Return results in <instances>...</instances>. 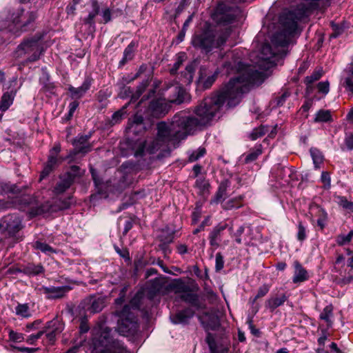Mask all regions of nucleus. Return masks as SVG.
<instances>
[{
  "instance_id": "nucleus-36",
  "label": "nucleus",
  "mask_w": 353,
  "mask_h": 353,
  "mask_svg": "<svg viewBox=\"0 0 353 353\" xmlns=\"http://www.w3.org/2000/svg\"><path fill=\"white\" fill-rule=\"evenodd\" d=\"M341 84L346 92L353 94V74L350 72V68L348 69L347 75L341 79Z\"/></svg>"
},
{
  "instance_id": "nucleus-52",
  "label": "nucleus",
  "mask_w": 353,
  "mask_h": 353,
  "mask_svg": "<svg viewBox=\"0 0 353 353\" xmlns=\"http://www.w3.org/2000/svg\"><path fill=\"white\" fill-rule=\"evenodd\" d=\"M202 205L203 203L201 201H198L196 204V207L192 215V222L194 223H197V221L199 220L201 217V215L202 214Z\"/></svg>"
},
{
  "instance_id": "nucleus-60",
  "label": "nucleus",
  "mask_w": 353,
  "mask_h": 353,
  "mask_svg": "<svg viewBox=\"0 0 353 353\" xmlns=\"http://www.w3.org/2000/svg\"><path fill=\"white\" fill-rule=\"evenodd\" d=\"M344 144L347 150H353V133H346L344 139Z\"/></svg>"
},
{
  "instance_id": "nucleus-48",
  "label": "nucleus",
  "mask_w": 353,
  "mask_h": 353,
  "mask_svg": "<svg viewBox=\"0 0 353 353\" xmlns=\"http://www.w3.org/2000/svg\"><path fill=\"white\" fill-rule=\"evenodd\" d=\"M163 288V282L158 279H155L151 281L150 286V292L155 294L156 293L160 292Z\"/></svg>"
},
{
  "instance_id": "nucleus-13",
  "label": "nucleus",
  "mask_w": 353,
  "mask_h": 353,
  "mask_svg": "<svg viewBox=\"0 0 353 353\" xmlns=\"http://www.w3.org/2000/svg\"><path fill=\"white\" fill-rule=\"evenodd\" d=\"M276 177L281 186L292 185V182L296 180V172L292 168L278 165Z\"/></svg>"
},
{
  "instance_id": "nucleus-38",
  "label": "nucleus",
  "mask_w": 353,
  "mask_h": 353,
  "mask_svg": "<svg viewBox=\"0 0 353 353\" xmlns=\"http://www.w3.org/2000/svg\"><path fill=\"white\" fill-rule=\"evenodd\" d=\"M44 272L43 267L41 264H28L24 268V272L29 275H38Z\"/></svg>"
},
{
  "instance_id": "nucleus-16",
  "label": "nucleus",
  "mask_w": 353,
  "mask_h": 353,
  "mask_svg": "<svg viewBox=\"0 0 353 353\" xmlns=\"http://www.w3.org/2000/svg\"><path fill=\"white\" fill-rule=\"evenodd\" d=\"M70 288L68 286L61 287H46L41 286L39 288L41 294H44L48 299H56L62 298L65 294L68 292Z\"/></svg>"
},
{
  "instance_id": "nucleus-7",
  "label": "nucleus",
  "mask_w": 353,
  "mask_h": 353,
  "mask_svg": "<svg viewBox=\"0 0 353 353\" xmlns=\"http://www.w3.org/2000/svg\"><path fill=\"white\" fill-rule=\"evenodd\" d=\"M241 15L242 11L238 6H229L225 3H220L212 18L218 24L227 26L237 21Z\"/></svg>"
},
{
  "instance_id": "nucleus-11",
  "label": "nucleus",
  "mask_w": 353,
  "mask_h": 353,
  "mask_svg": "<svg viewBox=\"0 0 353 353\" xmlns=\"http://www.w3.org/2000/svg\"><path fill=\"white\" fill-rule=\"evenodd\" d=\"M0 228L13 236L22 228L21 220L17 215L8 214L1 219Z\"/></svg>"
},
{
  "instance_id": "nucleus-24",
  "label": "nucleus",
  "mask_w": 353,
  "mask_h": 353,
  "mask_svg": "<svg viewBox=\"0 0 353 353\" xmlns=\"http://www.w3.org/2000/svg\"><path fill=\"white\" fill-rule=\"evenodd\" d=\"M143 121L144 119L143 116L137 113L129 120V128L132 130L134 133L144 131L145 130L146 127Z\"/></svg>"
},
{
  "instance_id": "nucleus-5",
  "label": "nucleus",
  "mask_w": 353,
  "mask_h": 353,
  "mask_svg": "<svg viewBox=\"0 0 353 353\" xmlns=\"http://www.w3.org/2000/svg\"><path fill=\"white\" fill-rule=\"evenodd\" d=\"M139 306L138 300L134 298L130 305H125L121 311L117 312L119 317L117 330L121 334L133 335L137 332V319L132 310H137Z\"/></svg>"
},
{
  "instance_id": "nucleus-54",
  "label": "nucleus",
  "mask_w": 353,
  "mask_h": 353,
  "mask_svg": "<svg viewBox=\"0 0 353 353\" xmlns=\"http://www.w3.org/2000/svg\"><path fill=\"white\" fill-rule=\"evenodd\" d=\"M184 57H185L184 54H179L175 63H174L172 68L170 70V72L172 74H175L176 73L177 70L181 67V65H182V63L184 61Z\"/></svg>"
},
{
  "instance_id": "nucleus-35",
  "label": "nucleus",
  "mask_w": 353,
  "mask_h": 353,
  "mask_svg": "<svg viewBox=\"0 0 353 353\" xmlns=\"http://www.w3.org/2000/svg\"><path fill=\"white\" fill-rule=\"evenodd\" d=\"M195 71L194 64L191 63L186 65L185 71L182 72L181 76L183 77V82L185 84H189L193 79V75Z\"/></svg>"
},
{
  "instance_id": "nucleus-10",
  "label": "nucleus",
  "mask_w": 353,
  "mask_h": 353,
  "mask_svg": "<svg viewBox=\"0 0 353 353\" xmlns=\"http://www.w3.org/2000/svg\"><path fill=\"white\" fill-rule=\"evenodd\" d=\"M80 175V168L77 165L71 166L69 171L60 176L59 181L54 188V192L57 194L63 193L72 185L76 177Z\"/></svg>"
},
{
  "instance_id": "nucleus-41",
  "label": "nucleus",
  "mask_w": 353,
  "mask_h": 353,
  "mask_svg": "<svg viewBox=\"0 0 353 353\" xmlns=\"http://www.w3.org/2000/svg\"><path fill=\"white\" fill-rule=\"evenodd\" d=\"M262 154L261 146L259 145L255 149L250 151V152L245 155L244 161L245 163H248L255 161L259 155Z\"/></svg>"
},
{
  "instance_id": "nucleus-18",
  "label": "nucleus",
  "mask_w": 353,
  "mask_h": 353,
  "mask_svg": "<svg viewBox=\"0 0 353 353\" xmlns=\"http://www.w3.org/2000/svg\"><path fill=\"white\" fill-rule=\"evenodd\" d=\"M150 76L148 75L145 79L143 80V81L137 86V90L134 93H132L130 87L123 86V90L120 93L121 97L125 98L132 94L130 102L136 101L148 86L150 83Z\"/></svg>"
},
{
  "instance_id": "nucleus-29",
  "label": "nucleus",
  "mask_w": 353,
  "mask_h": 353,
  "mask_svg": "<svg viewBox=\"0 0 353 353\" xmlns=\"http://www.w3.org/2000/svg\"><path fill=\"white\" fill-rule=\"evenodd\" d=\"M288 299L285 294H282L278 297H271L265 301V307L271 312H273L276 307L282 305Z\"/></svg>"
},
{
  "instance_id": "nucleus-27",
  "label": "nucleus",
  "mask_w": 353,
  "mask_h": 353,
  "mask_svg": "<svg viewBox=\"0 0 353 353\" xmlns=\"http://www.w3.org/2000/svg\"><path fill=\"white\" fill-rule=\"evenodd\" d=\"M15 96L16 89L3 93L0 101V110L2 112L7 110L12 104Z\"/></svg>"
},
{
  "instance_id": "nucleus-40",
  "label": "nucleus",
  "mask_w": 353,
  "mask_h": 353,
  "mask_svg": "<svg viewBox=\"0 0 353 353\" xmlns=\"http://www.w3.org/2000/svg\"><path fill=\"white\" fill-rule=\"evenodd\" d=\"M0 192L3 193L17 194L20 192L21 190L15 184L2 183H0Z\"/></svg>"
},
{
  "instance_id": "nucleus-23",
  "label": "nucleus",
  "mask_w": 353,
  "mask_h": 353,
  "mask_svg": "<svg viewBox=\"0 0 353 353\" xmlns=\"http://www.w3.org/2000/svg\"><path fill=\"white\" fill-rule=\"evenodd\" d=\"M103 303L102 299L90 296L84 300V307L91 313H97L102 310Z\"/></svg>"
},
{
  "instance_id": "nucleus-61",
  "label": "nucleus",
  "mask_w": 353,
  "mask_h": 353,
  "mask_svg": "<svg viewBox=\"0 0 353 353\" xmlns=\"http://www.w3.org/2000/svg\"><path fill=\"white\" fill-rule=\"evenodd\" d=\"M339 205L348 212H353V201L349 200H340Z\"/></svg>"
},
{
  "instance_id": "nucleus-43",
  "label": "nucleus",
  "mask_w": 353,
  "mask_h": 353,
  "mask_svg": "<svg viewBox=\"0 0 353 353\" xmlns=\"http://www.w3.org/2000/svg\"><path fill=\"white\" fill-rule=\"evenodd\" d=\"M206 153L205 148L200 147L196 150L192 151L188 157V160L190 162H194L203 157Z\"/></svg>"
},
{
  "instance_id": "nucleus-37",
  "label": "nucleus",
  "mask_w": 353,
  "mask_h": 353,
  "mask_svg": "<svg viewBox=\"0 0 353 353\" xmlns=\"http://www.w3.org/2000/svg\"><path fill=\"white\" fill-rule=\"evenodd\" d=\"M331 120L332 116L330 110H320L315 114V122H329Z\"/></svg>"
},
{
  "instance_id": "nucleus-57",
  "label": "nucleus",
  "mask_w": 353,
  "mask_h": 353,
  "mask_svg": "<svg viewBox=\"0 0 353 353\" xmlns=\"http://www.w3.org/2000/svg\"><path fill=\"white\" fill-rule=\"evenodd\" d=\"M269 290H270V287L268 285L265 284V285H263L262 286H261L258 290L256 295L252 300V303H254L258 299L266 295L267 293L269 292Z\"/></svg>"
},
{
  "instance_id": "nucleus-22",
  "label": "nucleus",
  "mask_w": 353,
  "mask_h": 353,
  "mask_svg": "<svg viewBox=\"0 0 353 353\" xmlns=\"http://www.w3.org/2000/svg\"><path fill=\"white\" fill-rule=\"evenodd\" d=\"M201 323L206 330H216L219 326V320L217 316L208 312L199 316Z\"/></svg>"
},
{
  "instance_id": "nucleus-14",
  "label": "nucleus",
  "mask_w": 353,
  "mask_h": 353,
  "mask_svg": "<svg viewBox=\"0 0 353 353\" xmlns=\"http://www.w3.org/2000/svg\"><path fill=\"white\" fill-rule=\"evenodd\" d=\"M219 72L216 70L209 73L206 68H201L199 71V77L197 80V90L209 89L216 81Z\"/></svg>"
},
{
  "instance_id": "nucleus-31",
  "label": "nucleus",
  "mask_w": 353,
  "mask_h": 353,
  "mask_svg": "<svg viewBox=\"0 0 353 353\" xmlns=\"http://www.w3.org/2000/svg\"><path fill=\"white\" fill-rule=\"evenodd\" d=\"M130 102L124 105L119 110L116 111L111 117L110 123L111 125L119 123L128 114L127 108Z\"/></svg>"
},
{
  "instance_id": "nucleus-45",
  "label": "nucleus",
  "mask_w": 353,
  "mask_h": 353,
  "mask_svg": "<svg viewBox=\"0 0 353 353\" xmlns=\"http://www.w3.org/2000/svg\"><path fill=\"white\" fill-rule=\"evenodd\" d=\"M192 19H193V14H191L188 17V19L183 23L182 29L177 36V40H178L179 43L182 42L183 41L185 36L186 31L188 30V28L190 23L192 22Z\"/></svg>"
},
{
  "instance_id": "nucleus-25",
  "label": "nucleus",
  "mask_w": 353,
  "mask_h": 353,
  "mask_svg": "<svg viewBox=\"0 0 353 353\" xmlns=\"http://www.w3.org/2000/svg\"><path fill=\"white\" fill-rule=\"evenodd\" d=\"M294 274L292 281L294 283L303 282L308 279L307 272L298 261L294 262Z\"/></svg>"
},
{
  "instance_id": "nucleus-51",
  "label": "nucleus",
  "mask_w": 353,
  "mask_h": 353,
  "mask_svg": "<svg viewBox=\"0 0 353 353\" xmlns=\"http://www.w3.org/2000/svg\"><path fill=\"white\" fill-rule=\"evenodd\" d=\"M160 242L162 243H172L174 239L173 234L168 230H162L158 236Z\"/></svg>"
},
{
  "instance_id": "nucleus-63",
  "label": "nucleus",
  "mask_w": 353,
  "mask_h": 353,
  "mask_svg": "<svg viewBox=\"0 0 353 353\" xmlns=\"http://www.w3.org/2000/svg\"><path fill=\"white\" fill-rule=\"evenodd\" d=\"M79 102L77 101H74L69 104V111L66 115L67 120H70L72 117L74 112L79 106Z\"/></svg>"
},
{
  "instance_id": "nucleus-39",
  "label": "nucleus",
  "mask_w": 353,
  "mask_h": 353,
  "mask_svg": "<svg viewBox=\"0 0 353 353\" xmlns=\"http://www.w3.org/2000/svg\"><path fill=\"white\" fill-rule=\"evenodd\" d=\"M34 247L35 249L39 250L46 254H51L57 252L56 250L48 244L38 241L34 243Z\"/></svg>"
},
{
  "instance_id": "nucleus-55",
  "label": "nucleus",
  "mask_w": 353,
  "mask_h": 353,
  "mask_svg": "<svg viewBox=\"0 0 353 353\" xmlns=\"http://www.w3.org/2000/svg\"><path fill=\"white\" fill-rule=\"evenodd\" d=\"M101 14L103 19L101 23H108L112 20V10L109 8H103Z\"/></svg>"
},
{
  "instance_id": "nucleus-56",
  "label": "nucleus",
  "mask_w": 353,
  "mask_h": 353,
  "mask_svg": "<svg viewBox=\"0 0 353 353\" xmlns=\"http://www.w3.org/2000/svg\"><path fill=\"white\" fill-rule=\"evenodd\" d=\"M17 77H13L8 82V85L6 86L5 89L8 90V91H12L13 89H16V93L20 89L22 85V83H20L19 85H17Z\"/></svg>"
},
{
  "instance_id": "nucleus-34",
  "label": "nucleus",
  "mask_w": 353,
  "mask_h": 353,
  "mask_svg": "<svg viewBox=\"0 0 353 353\" xmlns=\"http://www.w3.org/2000/svg\"><path fill=\"white\" fill-rule=\"evenodd\" d=\"M310 152L313 161L314 168L316 169L319 168L320 165L323 163L324 159L322 152L316 148H311Z\"/></svg>"
},
{
  "instance_id": "nucleus-9",
  "label": "nucleus",
  "mask_w": 353,
  "mask_h": 353,
  "mask_svg": "<svg viewBox=\"0 0 353 353\" xmlns=\"http://www.w3.org/2000/svg\"><path fill=\"white\" fill-rule=\"evenodd\" d=\"M92 134V132H90L88 134H79L76 137L72 142L74 149L70 152L67 158L72 159L78 154L85 155L90 152L93 147V144L89 143Z\"/></svg>"
},
{
  "instance_id": "nucleus-28",
  "label": "nucleus",
  "mask_w": 353,
  "mask_h": 353,
  "mask_svg": "<svg viewBox=\"0 0 353 353\" xmlns=\"http://www.w3.org/2000/svg\"><path fill=\"white\" fill-rule=\"evenodd\" d=\"M165 110V101L162 99H157L151 101L148 105V110L154 116H158Z\"/></svg>"
},
{
  "instance_id": "nucleus-2",
  "label": "nucleus",
  "mask_w": 353,
  "mask_h": 353,
  "mask_svg": "<svg viewBox=\"0 0 353 353\" xmlns=\"http://www.w3.org/2000/svg\"><path fill=\"white\" fill-rule=\"evenodd\" d=\"M17 200H0V212L11 208H16ZM20 201L17 208L21 211L27 212L30 216L34 217L46 213L56 212L69 208L72 203L70 200H46L38 202L37 200H17Z\"/></svg>"
},
{
  "instance_id": "nucleus-6",
  "label": "nucleus",
  "mask_w": 353,
  "mask_h": 353,
  "mask_svg": "<svg viewBox=\"0 0 353 353\" xmlns=\"http://www.w3.org/2000/svg\"><path fill=\"white\" fill-rule=\"evenodd\" d=\"M43 51V46L39 38H30L23 40L13 53L16 59L26 58L23 64L34 62L39 59Z\"/></svg>"
},
{
  "instance_id": "nucleus-59",
  "label": "nucleus",
  "mask_w": 353,
  "mask_h": 353,
  "mask_svg": "<svg viewBox=\"0 0 353 353\" xmlns=\"http://www.w3.org/2000/svg\"><path fill=\"white\" fill-rule=\"evenodd\" d=\"M224 266V259L221 253L218 252L216 254L215 259V269L216 271H220L223 268Z\"/></svg>"
},
{
  "instance_id": "nucleus-50",
  "label": "nucleus",
  "mask_w": 353,
  "mask_h": 353,
  "mask_svg": "<svg viewBox=\"0 0 353 353\" xmlns=\"http://www.w3.org/2000/svg\"><path fill=\"white\" fill-rule=\"evenodd\" d=\"M333 307L331 305H327L324 307L323 312L320 314V319L325 321L327 323H330V317L332 316Z\"/></svg>"
},
{
  "instance_id": "nucleus-19",
  "label": "nucleus",
  "mask_w": 353,
  "mask_h": 353,
  "mask_svg": "<svg viewBox=\"0 0 353 353\" xmlns=\"http://www.w3.org/2000/svg\"><path fill=\"white\" fill-rule=\"evenodd\" d=\"M92 83V79L87 77L85 78L82 85L78 88H75L72 85L68 87V91L70 93V96L72 99H80L90 90Z\"/></svg>"
},
{
  "instance_id": "nucleus-26",
  "label": "nucleus",
  "mask_w": 353,
  "mask_h": 353,
  "mask_svg": "<svg viewBox=\"0 0 353 353\" xmlns=\"http://www.w3.org/2000/svg\"><path fill=\"white\" fill-rule=\"evenodd\" d=\"M169 89H171V92L174 94V96L172 98L168 99L170 102L176 104H181L185 101L186 92L183 88L176 85L170 86Z\"/></svg>"
},
{
  "instance_id": "nucleus-62",
  "label": "nucleus",
  "mask_w": 353,
  "mask_h": 353,
  "mask_svg": "<svg viewBox=\"0 0 353 353\" xmlns=\"http://www.w3.org/2000/svg\"><path fill=\"white\" fill-rule=\"evenodd\" d=\"M306 238V230L301 222L299 223L298 225V232L297 239L298 240L303 241Z\"/></svg>"
},
{
  "instance_id": "nucleus-32",
  "label": "nucleus",
  "mask_w": 353,
  "mask_h": 353,
  "mask_svg": "<svg viewBox=\"0 0 353 353\" xmlns=\"http://www.w3.org/2000/svg\"><path fill=\"white\" fill-rule=\"evenodd\" d=\"M195 188L198 190L199 194L202 196H208L210 184L208 181L203 178H199L195 182Z\"/></svg>"
},
{
  "instance_id": "nucleus-3",
  "label": "nucleus",
  "mask_w": 353,
  "mask_h": 353,
  "mask_svg": "<svg viewBox=\"0 0 353 353\" xmlns=\"http://www.w3.org/2000/svg\"><path fill=\"white\" fill-rule=\"evenodd\" d=\"M231 32V27L216 30L212 28L210 25H207L192 36L191 43L194 48L208 54L214 50H221Z\"/></svg>"
},
{
  "instance_id": "nucleus-58",
  "label": "nucleus",
  "mask_w": 353,
  "mask_h": 353,
  "mask_svg": "<svg viewBox=\"0 0 353 353\" xmlns=\"http://www.w3.org/2000/svg\"><path fill=\"white\" fill-rule=\"evenodd\" d=\"M317 89L320 93L327 94L330 91V83L328 81H321L317 84Z\"/></svg>"
},
{
  "instance_id": "nucleus-53",
  "label": "nucleus",
  "mask_w": 353,
  "mask_h": 353,
  "mask_svg": "<svg viewBox=\"0 0 353 353\" xmlns=\"http://www.w3.org/2000/svg\"><path fill=\"white\" fill-rule=\"evenodd\" d=\"M205 341L208 343L211 353H217V346L214 336L208 333Z\"/></svg>"
},
{
  "instance_id": "nucleus-33",
  "label": "nucleus",
  "mask_w": 353,
  "mask_h": 353,
  "mask_svg": "<svg viewBox=\"0 0 353 353\" xmlns=\"http://www.w3.org/2000/svg\"><path fill=\"white\" fill-rule=\"evenodd\" d=\"M211 204H220L221 207L226 210L233 208H239L241 206L238 200H213Z\"/></svg>"
},
{
  "instance_id": "nucleus-49",
  "label": "nucleus",
  "mask_w": 353,
  "mask_h": 353,
  "mask_svg": "<svg viewBox=\"0 0 353 353\" xmlns=\"http://www.w3.org/2000/svg\"><path fill=\"white\" fill-rule=\"evenodd\" d=\"M230 185V183L228 180L223 181L219 186L218 191L216 194V199H222L223 196H226L227 189Z\"/></svg>"
},
{
  "instance_id": "nucleus-17",
  "label": "nucleus",
  "mask_w": 353,
  "mask_h": 353,
  "mask_svg": "<svg viewBox=\"0 0 353 353\" xmlns=\"http://www.w3.org/2000/svg\"><path fill=\"white\" fill-rule=\"evenodd\" d=\"M63 330V325L57 319L48 321L45 325V330H47V332H45L46 337L51 343L55 341L56 336Z\"/></svg>"
},
{
  "instance_id": "nucleus-30",
  "label": "nucleus",
  "mask_w": 353,
  "mask_h": 353,
  "mask_svg": "<svg viewBox=\"0 0 353 353\" xmlns=\"http://www.w3.org/2000/svg\"><path fill=\"white\" fill-rule=\"evenodd\" d=\"M135 43L131 42L124 50L123 58L119 63V68L124 66L129 61H131L134 57Z\"/></svg>"
},
{
  "instance_id": "nucleus-21",
  "label": "nucleus",
  "mask_w": 353,
  "mask_h": 353,
  "mask_svg": "<svg viewBox=\"0 0 353 353\" xmlns=\"http://www.w3.org/2000/svg\"><path fill=\"white\" fill-rule=\"evenodd\" d=\"M194 315V310L190 308H185L170 316V319L174 324H187Z\"/></svg>"
},
{
  "instance_id": "nucleus-42",
  "label": "nucleus",
  "mask_w": 353,
  "mask_h": 353,
  "mask_svg": "<svg viewBox=\"0 0 353 353\" xmlns=\"http://www.w3.org/2000/svg\"><path fill=\"white\" fill-rule=\"evenodd\" d=\"M268 132V127L261 125L259 128H254L250 134V137L252 140H256L258 138L265 135Z\"/></svg>"
},
{
  "instance_id": "nucleus-1",
  "label": "nucleus",
  "mask_w": 353,
  "mask_h": 353,
  "mask_svg": "<svg viewBox=\"0 0 353 353\" xmlns=\"http://www.w3.org/2000/svg\"><path fill=\"white\" fill-rule=\"evenodd\" d=\"M279 30L271 37L272 47L263 44L257 54L255 66L248 65L239 74L230 80L225 87L218 94L205 98L195 109V116H187L184 113L175 114L170 122L157 123V136L150 141H143L134 152L136 157L146 154H153L160 151L158 158L163 152H170L188 135H192L209 125L219 113L226 103V107L233 108L238 105L243 95L254 85L262 83L266 77L265 71L276 65L280 59L286 54L285 48L292 39V9H284L279 16Z\"/></svg>"
},
{
  "instance_id": "nucleus-44",
  "label": "nucleus",
  "mask_w": 353,
  "mask_h": 353,
  "mask_svg": "<svg viewBox=\"0 0 353 353\" xmlns=\"http://www.w3.org/2000/svg\"><path fill=\"white\" fill-rule=\"evenodd\" d=\"M322 77V72L314 71L311 75L305 78L304 82L307 85V90L311 88V85L316 81H318Z\"/></svg>"
},
{
  "instance_id": "nucleus-15",
  "label": "nucleus",
  "mask_w": 353,
  "mask_h": 353,
  "mask_svg": "<svg viewBox=\"0 0 353 353\" xmlns=\"http://www.w3.org/2000/svg\"><path fill=\"white\" fill-rule=\"evenodd\" d=\"M91 10L88 14L83 19V23L88 26V32L93 33L96 31L95 18L100 13V3L98 0H90Z\"/></svg>"
},
{
  "instance_id": "nucleus-8",
  "label": "nucleus",
  "mask_w": 353,
  "mask_h": 353,
  "mask_svg": "<svg viewBox=\"0 0 353 353\" xmlns=\"http://www.w3.org/2000/svg\"><path fill=\"white\" fill-rule=\"evenodd\" d=\"M111 330L107 327H101L95 334L93 337V345L95 347H103L108 348L112 343L114 345V350L110 351V353H128L126 349L121 345L119 342H115L112 340L111 336Z\"/></svg>"
},
{
  "instance_id": "nucleus-12",
  "label": "nucleus",
  "mask_w": 353,
  "mask_h": 353,
  "mask_svg": "<svg viewBox=\"0 0 353 353\" xmlns=\"http://www.w3.org/2000/svg\"><path fill=\"white\" fill-rule=\"evenodd\" d=\"M188 290L189 287L184 284L179 287L178 291L183 292L181 295V299L194 307L197 310L204 309L205 305L200 301L199 296L196 294L189 292Z\"/></svg>"
},
{
  "instance_id": "nucleus-47",
  "label": "nucleus",
  "mask_w": 353,
  "mask_h": 353,
  "mask_svg": "<svg viewBox=\"0 0 353 353\" xmlns=\"http://www.w3.org/2000/svg\"><path fill=\"white\" fill-rule=\"evenodd\" d=\"M353 237V230H350L347 235L339 234L336 236V241L339 245H344L349 243Z\"/></svg>"
},
{
  "instance_id": "nucleus-20",
  "label": "nucleus",
  "mask_w": 353,
  "mask_h": 353,
  "mask_svg": "<svg viewBox=\"0 0 353 353\" xmlns=\"http://www.w3.org/2000/svg\"><path fill=\"white\" fill-rule=\"evenodd\" d=\"M228 227L227 223H219L213 228L209 234V241L211 246L217 248L220 245L221 233Z\"/></svg>"
},
{
  "instance_id": "nucleus-46",
  "label": "nucleus",
  "mask_w": 353,
  "mask_h": 353,
  "mask_svg": "<svg viewBox=\"0 0 353 353\" xmlns=\"http://www.w3.org/2000/svg\"><path fill=\"white\" fill-rule=\"evenodd\" d=\"M16 314L25 318L30 317L31 314L30 313V308L28 304H18L15 308Z\"/></svg>"
},
{
  "instance_id": "nucleus-64",
  "label": "nucleus",
  "mask_w": 353,
  "mask_h": 353,
  "mask_svg": "<svg viewBox=\"0 0 353 353\" xmlns=\"http://www.w3.org/2000/svg\"><path fill=\"white\" fill-rule=\"evenodd\" d=\"M91 174L97 191L101 192L103 190V183L101 182L100 179L97 176L93 169H91Z\"/></svg>"
},
{
  "instance_id": "nucleus-4",
  "label": "nucleus",
  "mask_w": 353,
  "mask_h": 353,
  "mask_svg": "<svg viewBox=\"0 0 353 353\" xmlns=\"http://www.w3.org/2000/svg\"><path fill=\"white\" fill-rule=\"evenodd\" d=\"M37 17L36 12H25L24 8L21 6L4 10L1 15L2 24L0 28V37L7 32L19 35L21 32L28 30V26L34 22Z\"/></svg>"
}]
</instances>
